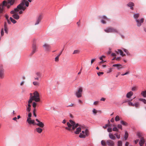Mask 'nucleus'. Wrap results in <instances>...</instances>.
<instances>
[{
  "instance_id": "nucleus-1",
  "label": "nucleus",
  "mask_w": 146,
  "mask_h": 146,
  "mask_svg": "<svg viewBox=\"0 0 146 146\" xmlns=\"http://www.w3.org/2000/svg\"><path fill=\"white\" fill-rule=\"evenodd\" d=\"M3 2V6L7 7V9H9L11 6L13 5L16 2V0H7Z\"/></svg>"
},
{
  "instance_id": "nucleus-2",
  "label": "nucleus",
  "mask_w": 146,
  "mask_h": 146,
  "mask_svg": "<svg viewBox=\"0 0 146 146\" xmlns=\"http://www.w3.org/2000/svg\"><path fill=\"white\" fill-rule=\"evenodd\" d=\"M43 17V15L42 14H40L38 15L36 18L35 22L34 25H36L39 24L41 22V20Z\"/></svg>"
},
{
  "instance_id": "nucleus-3",
  "label": "nucleus",
  "mask_w": 146,
  "mask_h": 146,
  "mask_svg": "<svg viewBox=\"0 0 146 146\" xmlns=\"http://www.w3.org/2000/svg\"><path fill=\"white\" fill-rule=\"evenodd\" d=\"M104 31L107 33H118V31L117 29L112 27H109L104 29Z\"/></svg>"
},
{
  "instance_id": "nucleus-4",
  "label": "nucleus",
  "mask_w": 146,
  "mask_h": 146,
  "mask_svg": "<svg viewBox=\"0 0 146 146\" xmlns=\"http://www.w3.org/2000/svg\"><path fill=\"white\" fill-rule=\"evenodd\" d=\"M32 96L34 98V100L36 102H39L40 101L39 95L37 91L35 92L34 93V96Z\"/></svg>"
},
{
  "instance_id": "nucleus-5",
  "label": "nucleus",
  "mask_w": 146,
  "mask_h": 146,
  "mask_svg": "<svg viewBox=\"0 0 146 146\" xmlns=\"http://www.w3.org/2000/svg\"><path fill=\"white\" fill-rule=\"evenodd\" d=\"M83 92L82 88L80 87L79 88L77 91L75 93V95L78 98H80L82 97Z\"/></svg>"
},
{
  "instance_id": "nucleus-6",
  "label": "nucleus",
  "mask_w": 146,
  "mask_h": 146,
  "mask_svg": "<svg viewBox=\"0 0 146 146\" xmlns=\"http://www.w3.org/2000/svg\"><path fill=\"white\" fill-rule=\"evenodd\" d=\"M36 42L34 41L32 44V51L30 54V55L32 56L33 54L36 51Z\"/></svg>"
},
{
  "instance_id": "nucleus-7",
  "label": "nucleus",
  "mask_w": 146,
  "mask_h": 146,
  "mask_svg": "<svg viewBox=\"0 0 146 146\" xmlns=\"http://www.w3.org/2000/svg\"><path fill=\"white\" fill-rule=\"evenodd\" d=\"M88 132L87 129H86L85 131H82L81 133L79 135L80 137L81 138H85L86 137V136L87 135Z\"/></svg>"
},
{
  "instance_id": "nucleus-8",
  "label": "nucleus",
  "mask_w": 146,
  "mask_h": 146,
  "mask_svg": "<svg viewBox=\"0 0 146 146\" xmlns=\"http://www.w3.org/2000/svg\"><path fill=\"white\" fill-rule=\"evenodd\" d=\"M70 123L72 125V129L74 130L76 128L78 125V124H76L75 122L72 120H69Z\"/></svg>"
},
{
  "instance_id": "nucleus-9",
  "label": "nucleus",
  "mask_w": 146,
  "mask_h": 146,
  "mask_svg": "<svg viewBox=\"0 0 146 146\" xmlns=\"http://www.w3.org/2000/svg\"><path fill=\"white\" fill-rule=\"evenodd\" d=\"M42 47L44 48L45 50L47 51H49L51 48L50 45L46 43L44 44Z\"/></svg>"
},
{
  "instance_id": "nucleus-10",
  "label": "nucleus",
  "mask_w": 146,
  "mask_h": 146,
  "mask_svg": "<svg viewBox=\"0 0 146 146\" xmlns=\"http://www.w3.org/2000/svg\"><path fill=\"white\" fill-rule=\"evenodd\" d=\"M144 20V19L143 18H141L140 20L136 19L135 21L136 22L137 26L139 27H140L141 25V23L143 22Z\"/></svg>"
},
{
  "instance_id": "nucleus-11",
  "label": "nucleus",
  "mask_w": 146,
  "mask_h": 146,
  "mask_svg": "<svg viewBox=\"0 0 146 146\" xmlns=\"http://www.w3.org/2000/svg\"><path fill=\"white\" fill-rule=\"evenodd\" d=\"M4 70L3 68V66H1L0 68V78H3L4 77Z\"/></svg>"
},
{
  "instance_id": "nucleus-12",
  "label": "nucleus",
  "mask_w": 146,
  "mask_h": 146,
  "mask_svg": "<svg viewBox=\"0 0 146 146\" xmlns=\"http://www.w3.org/2000/svg\"><path fill=\"white\" fill-rule=\"evenodd\" d=\"M29 4V3L28 1H26V0H23L22 2L20 4L23 7H24L25 5L26 7H28Z\"/></svg>"
},
{
  "instance_id": "nucleus-13",
  "label": "nucleus",
  "mask_w": 146,
  "mask_h": 146,
  "mask_svg": "<svg viewBox=\"0 0 146 146\" xmlns=\"http://www.w3.org/2000/svg\"><path fill=\"white\" fill-rule=\"evenodd\" d=\"M106 142L108 146H114L115 145L114 141L111 140H107Z\"/></svg>"
},
{
  "instance_id": "nucleus-14",
  "label": "nucleus",
  "mask_w": 146,
  "mask_h": 146,
  "mask_svg": "<svg viewBox=\"0 0 146 146\" xmlns=\"http://www.w3.org/2000/svg\"><path fill=\"white\" fill-rule=\"evenodd\" d=\"M127 5L128 7H130V9L131 10H133V7L134 6V4L132 2H129L127 4Z\"/></svg>"
},
{
  "instance_id": "nucleus-15",
  "label": "nucleus",
  "mask_w": 146,
  "mask_h": 146,
  "mask_svg": "<svg viewBox=\"0 0 146 146\" xmlns=\"http://www.w3.org/2000/svg\"><path fill=\"white\" fill-rule=\"evenodd\" d=\"M35 125H37L39 127L43 128L44 126V124L42 122L40 121L38 123H37L35 124Z\"/></svg>"
},
{
  "instance_id": "nucleus-16",
  "label": "nucleus",
  "mask_w": 146,
  "mask_h": 146,
  "mask_svg": "<svg viewBox=\"0 0 146 146\" xmlns=\"http://www.w3.org/2000/svg\"><path fill=\"white\" fill-rule=\"evenodd\" d=\"M27 121L29 124H33L34 125H35V120H31V119H27Z\"/></svg>"
},
{
  "instance_id": "nucleus-17",
  "label": "nucleus",
  "mask_w": 146,
  "mask_h": 146,
  "mask_svg": "<svg viewBox=\"0 0 146 146\" xmlns=\"http://www.w3.org/2000/svg\"><path fill=\"white\" fill-rule=\"evenodd\" d=\"M17 7L19 10H22L23 11L25 10L26 9L25 7H23L20 4L17 6Z\"/></svg>"
},
{
  "instance_id": "nucleus-18",
  "label": "nucleus",
  "mask_w": 146,
  "mask_h": 146,
  "mask_svg": "<svg viewBox=\"0 0 146 146\" xmlns=\"http://www.w3.org/2000/svg\"><path fill=\"white\" fill-rule=\"evenodd\" d=\"M116 52L118 54L119 53L122 56H124L125 55V54H123L122 50H121L118 49L117 51H116Z\"/></svg>"
},
{
  "instance_id": "nucleus-19",
  "label": "nucleus",
  "mask_w": 146,
  "mask_h": 146,
  "mask_svg": "<svg viewBox=\"0 0 146 146\" xmlns=\"http://www.w3.org/2000/svg\"><path fill=\"white\" fill-rule=\"evenodd\" d=\"M133 93L132 91L128 92L126 94V97L128 98H130L133 95Z\"/></svg>"
},
{
  "instance_id": "nucleus-20",
  "label": "nucleus",
  "mask_w": 146,
  "mask_h": 146,
  "mask_svg": "<svg viewBox=\"0 0 146 146\" xmlns=\"http://www.w3.org/2000/svg\"><path fill=\"white\" fill-rule=\"evenodd\" d=\"M41 128L42 127H38L36 129L35 131L38 133H40L42 131V129Z\"/></svg>"
},
{
  "instance_id": "nucleus-21",
  "label": "nucleus",
  "mask_w": 146,
  "mask_h": 146,
  "mask_svg": "<svg viewBox=\"0 0 146 146\" xmlns=\"http://www.w3.org/2000/svg\"><path fill=\"white\" fill-rule=\"evenodd\" d=\"M145 143V140L144 138L143 137H141V139L139 141V145H143Z\"/></svg>"
},
{
  "instance_id": "nucleus-22",
  "label": "nucleus",
  "mask_w": 146,
  "mask_h": 146,
  "mask_svg": "<svg viewBox=\"0 0 146 146\" xmlns=\"http://www.w3.org/2000/svg\"><path fill=\"white\" fill-rule=\"evenodd\" d=\"M12 16L14 19L17 20L19 18V16L17 14L13 15Z\"/></svg>"
},
{
  "instance_id": "nucleus-23",
  "label": "nucleus",
  "mask_w": 146,
  "mask_h": 146,
  "mask_svg": "<svg viewBox=\"0 0 146 146\" xmlns=\"http://www.w3.org/2000/svg\"><path fill=\"white\" fill-rule=\"evenodd\" d=\"M141 95L144 97L146 98V90L141 92Z\"/></svg>"
},
{
  "instance_id": "nucleus-24",
  "label": "nucleus",
  "mask_w": 146,
  "mask_h": 146,
  "mask_svg": "<svg viewBox=\"0 0 146 146\" xmlns=\"http://www.w3.org/2000/svg\"><path fill=\"white\" fill-rule=\"evenodd\" d=\"M81 129L80 127H79L77 128L76 131L75 132V133L78 134H79L81 131Z\"/></svg>"
},
{
  "instance_id": "nucleus-25",
  "label": "nucleus",
  "mask_w": 146,
  "mask_h": 146,
  "mask_svg": "<svg viewBox=\"0 0 146 146\" xmlns=\"http://www.w3.org/2000/svg\"><path fill=\"white\" fill-rule=\"evenodd\" d=\"M109 136L110 138L111 139L115 140V137L112 134L110 133Z\"/></svg>"
},
{
  "instance_id": "nucleus-26",
  "label": "nucleus",
  "mask_w": 146,
  "mask_h": 146,
  "mask_svg": "<svg viewBox=\"0 0 146 146\" xmlns=\"http://www.w3.org/2000/svg\"><path fill=\"white\" fill-rule=\"evenodd\" d=\"M140 15L139 13H136L134 14L133 15L134 18L135 19L136 21V19H138V18L139 17Z\"/></svg>"
},
{
  "instance_id": "nucleus-27",
  "label": "nucleus",
  "mask_w": 146,
  "mask_h": 146,
  "mask_svg": "<svg viewBox=\"0 0 146 146\" xmlns=\"http://www.w3.org/2000/svg\"><path fill=\"white\" fill-rule=\"evenodd\" d=\"M120 123L123 125L127 126L128 125V123L125 121H124L123 120H121L120 121Z\"/></svg>"
},
{
  "instance_id": "nucleus-28",
  "label": "nucleus",
  "mask_w": 146,
  "mask_h": 146,
  "mask_svg": "<svg viewBox=\"0 0 146 146\" xmlns=\"http://www.w3.org/2000/svg\"><path fill=\"white\" fill-rule=\"evenodd\" d=\"M128 134L127 133V131H125V135H124V138L125 140H127V138L128 137Z\"/></svg>"
},
{
  "instance_id": "nucleus-29",
  "label": "nucleus",
  "mask_w": 146,
  "mask_h": 146,
  "mask_svg": "<svg viewBox=\"0 0 146 146\" xmlns=\"http://www.w3.org/2000/svg\"><path fill=\"white\" fill-rule=\"evenodd\" d=\"M139 104L138 102L135 103L133 104V106H134L137 108L139 107Z\"/></svg>"
},
{
  "instance_id": "nucleus-30",
  "label": "nucleus",
  "mask_w": 146,
  "mask_h": 146,
  "mask_svg": "<svg viewBox=\"0 0 146 146\" xmlns=\"http://www.w3.org/2000/svg\"><path fill=\"white\" fill-rule=\"evenodd\" d=\"M10 19L11 21L13 24H15L17 22V21L15 19H13L12 17H10Z\"/></svg>"
},
{
  "instance_id": "nucleus-31",
  "label": "nucleus",
  "mask_w": 146,
  "mask_h": 146,
  "mask_svg": "<svg viewBox=\"0 0 146 146\" xmlns=\"http://www.w3.org/2000/svg\"><path fill=\"white\" fill-rule=\"evenodd\" d=\"M33 100H34V98L31 95L30 98L28 102V103L30 104L32 102Z\"/></svg>"
},
{
  "instance_id": "nucleus-32",
  "label": "nucleus",
  "mask_w": 146,
  "mask_h": 146,
  "mask_svg": "<svg viewBox=\"0 0 146 146\" xmlns=\"http://www.w3.org/2000/svg\"><path fill=\"white\" fill-rule=\"evenodd\" d=\"M100 17L106 20L109 21V19L108 18H107L106 16L105 15H103L102 17Z\"/></svg>"
},
{
  "instance_id": "nucleus-33",
  "label": "nucleus",
  "mask_w": 146,
  "mask_h": 146,
  "mask_svg": "<svg viewBox=\"0 0 146 146\" xmlns=\"http://www.w3.org/2000/svg\"><path fill=\"white\" fill-rule=\"evenodd\" d=\"M36 74L38 77L39 78L41 77L42 76L41 73L39 72H36Z\"/></svg>"
},
{
  "instance_id": "nucleus-34",
  "label": "nucleus",
  "mask_w": 146,
  "mask_h": 146,
  "mask_svg": "<svg viewBox=\"0 0 146 146\" xmlns=\"http://www.w3.org/2000/svg\"><path fill=\"white\" fill-rule=\"evenodd\" d=\"M122 143L121 141H119L117 142V146H122Z\"/></svg>"
},
{
  "instance_id": "nucleus-35",
  "label": "nucleus",
  "mask_w": 146,
  "mask_h": 146,
  "mask_svg": "<svg viewBox=\"0 0 146 146\" xmlns=\"http://www.w3.org/2000/svg\"><path fill=\"white\" fill-rule=\"evenodd\" d=\"M117 67V69L118 70H120V69L122 68H123L122 65L120 64H119Z\"/></svg>"
},
{
  "instance_id": "nucleus-36",
  "label": "nucleus",
  "mask_w": 146,
  "mask_h": 146,
  "mask_svg": "<svg viewBox=\"0 0 146 146\" xmlns=\"http://www.w3.org/2000/svg\"><path fill=\"white\" fill-rule=\"evenodd\" d=\"M122 49L123 51L126 53L127 55H129V53L127 50L125 48H123Z\"/></svg>"
},
{
  "instance_id": "nucleus-37",
  "label": "nucleus",
  "mask_w": 146,
  "mask_h": 146,
  "mask_svg": "<svg viewBox=\"0 0 146 146\" xmlns=\"http://www.w3.org/2000/svg\"><path fill=\"white\" fill-rule=\"evenodd\" d=\"M139 100L143 102L144 104H146V100L145 99L143 98H140L139 99Z\"/></svg>"
},
{
  "instance_id": "nucleus-38",
  "label": "nucleus",
  "mask_w": 146,
  "mask_h": 146,
  "mask_svg": "<svg viewBox=\"0 0 146 146\" xmlns=\"http://www.w3.org/2000/svg\"><path fill=\"white\" fill-rule=\"evenodd\" d=\"M114 135H115L116 138L118 139H119L120 137V135H118L117 133H115L114 134Z\"/></svg>"
},
{
  "instance_id": "nucleus-39",
  "label": "nucleus",
  "mask_w": 146,
  "mask_h": 146,
  "mask_svg": "<svg viewBox=\"0 0 146 146\" xmlns=\"http://www.w3.org/2000/svg\"><path fill=\"white\" fill-rule=\"evenodd\" d=\"M67 125L68 127L69 128L71 129L72 127V125L69 122H67Z\"/></svg>"
},
{
  "instance_id": "nucleus-40",
  "label": "nucleus",
  "mask_w": 146,
  "mask_h": 146,
  "mask_svg": "<svg viewBox=\"0 0 146 146\" xmlns=\"http://www.w3.org/2000/svg\"><path fill=\"white\" fill-rule=\"evenodd\" d=\"M119 117L118 115H117L115 118V120L116 121H117L119 120Z\"/></svg>"
},
{
  "instance_id": "nucleus-41",
  "label": "nucleus",
  "mask_w": 146,
  "mask_h": 146,
  "mask_svg": "<svg viewBox=\"0 0 146 146\" xmlns=\"http://www.w3.org/2000/svg\"><path fill=\"white\" fill-rule=\"evenodd\" d=\"M79 52V51L78 50H74L73 52V54H77Z\"/></svg>"
},
{
  "instance_id": "nucleus-42",
  "label": "nucleus",
  "mask_w": 146,
  "mask_h": 146,
  "mask_svg": "<svg viewBox=\"0 0 146 146\" xmlns=\"http://www.w3.org/2000/svg\"><path fill=\"white\" fill-rule=\"evenodd\" d=\"M32 116L31 113L30 112H29L28 114V117L27 118V119H31V117Z\"/></svg>"
},
{
  "instance_id": "nucleus-43",
  "label": "nucleus",
  "mask_w": 146,
  "mask_h": 146,
  "mask_svg": "<svg viewBox=\"0 0 146 146\" xmlns=\"http://www.w3.org/2000/svg\"><path fill=\"white\" fill-rule=\"evenodd\" d=\"M33 84L35 86H38L39 85V83L36 82H33Z\"/></svg>"
},
{
  "instance_id": "nucleus-44",
  "label": "nucleus",
  "mask_w": 146,
  "mask_h": 146,
  "mask_svg": "<svg viewBox=\"0 0 146 146\" xmlns=\"http://www.w3.org/2000/svg\"><path fill=\"white\" fill-rule=\"evenodd\" d=\"M101 143L103 146H105L106 145V143L104 140H102L101 141Z\"/></svg>"
},
{
  "instance_id": "nucleus-45",
  "label": "nucleus",
  "mask_w": 146,
  "mask_h": 146,
  "mask_svg": "<svg viewBox=\"0 0 146 146\" xmlns=\"http://www.w3.org/2000/svg\"><path fill=\"white\" fill-rule=\"evenodd\" d=\"M59 56L58 55L55 58V60L56 62H58L59 61Z\"/></svg>"
},
{
  "instance_id": "nucleus-46",
  "label": "nucleus",
  "mask_w": 146,
  "mask_h": 146,
  "mask_svg": "<svg viewBox=\"0 0 146 146\" xmlns=\"http://www.w3.org/2000/svg\"><path fill=\"white\" fill-rule=\"evenodd\" d=\"M110 126V125L109 124V123H108V124H106L105 126H103V127L104 129H106L107 127H109Z\"/></svg>"
},
{
  "instance_id": "nucleus-47",
  "label": "nucleus",
  "mask_w": 146,
  "mask_h": 146,
  "mask_svg": "<svg viewBox=\"0 0 146 146\" xmlns=\"http://www.w3.org/2000/svg\"><path fill=\"white\" fill-rule=\"evenodd\" d=\"M112 130L113 131H118V129L116 127H113L112 129Z\"/></svg>"
},
{
  "instance_id": "nucleus-48",
  "label": "nucleus",
  "mask_w": 146,
  "mask_h": 146,
  "mask_svg": "<svg viewBox=\"0 0 146 146\" xmlns=\"http://www.w3.org/2000/svg\"><path fill=\"white\" fill-rule=\"evenodd\" d=\"M137 135L139 138L141 137L142 136V134L140 132H138Z\"/></svg>"
},
{
  "instance_id": "nucleus-49",
  "label": "nucleus",
  "mask_w": 146,
  "mask_h": 146,
  "mask_svg": "<svg viewBox=\"0 0 146 146\" xmlns=\"http://www.w3.org/2000/svg\"><path fill=\"white\" fill-rule=\"evenodd\" d=\"M117 127L118 128L121 129V130L122 129V125L120 124H118L117 125Z\"/></svg>"
},
{
  "instance_id": "nucleus-50",
  "label": "nucleus",
  "mask_w": 146,
  "mask_h": 146,
  "mask_svg": "<svg viewBox=\"0 0 146 146\" xmlns=\"http://www.w3.org/2000/svg\"><path fill=\"white\" fill-rule=\"evenodd\" d=\"M128 104L129 106H133V104L130 102H128Z\"/></svg>"
},
{
  "instance_id": "nucleus-51",
  "label": "nucleus",
  "mask_w": 146,
  "mask_h": 146,
  "mask_svg": "<svg viewBox=\"0 0 146 146\" xmlns=\"http://www.w3.org/2000/svg\"><path fill=\"white\" fill-rule=\"evenodd\" d=\"M36 106V103L35 102H33V106L34 108H35Z\"/></svg>"
},
{
  "instance_id": "nucleus-52",
  "label": "nucleus",
  "mask_w": 146,
  "mask_h": 146,
  "mask_svg": "<svg viewBox=\"0 0 146 146\" xmlns=\"http://www.w3.org/2000/svg\"><path fill=\"white\" fill-rule=\"evenodd\" d=\"M31 110V108L27 107V111L29 112H30Z\"/></svg>"
},
{
  "instance_id": "nucleus-53",
  "label": "nucleus",
  "mask_w": 146,
  "mask_h": 146,
  "mask_svg": "<svg viewBox=\"0 0 146 146\" xmlns=\"http://www.w3.org/2000/svg\"><path fill=\"white\" fill-rule=\"evenodd\" d=\"M106 56H105L102 55L99 58L100 60H102L103 58H105Z\"/></svg>"
},
{
  "instance_id": "nucleus-54",
  "label": "nucleus",
  "mask_w": 146,
  "mask_h": 146,
  "mask_svg": "<svg viewBox=\"0 0 146 146\" xmlns=\"http://www.w3.org/2000/svg\"><path fill=\"white\" fill-rule=\"evenodd\" d=\"M4 33L3 29H1V36H3L4 35Z\"/></svg>"
},
{
  "instance_id": "nucleus-55",
  "label": "nucleus",
  "mask_w": 146,
  "mask_h": 146,
  "mask_svg": "<svg viewBox=\"0 0 146 146\" xmlns=\"http://www.w3.org/2000/svg\"><path fill=\"white\" fill-rule=\"evenodd\" d=\"M104 74L103 72H100L97 73V74L98 76H100L101 74Z\"/></svg>"
},
{
  "instance_id": "nucleus-56",
  "label": "nucleus",
  "mask_w": 146,
  "mask_h": 146,
  "mask_svg": "<svg viewBox=\"0 0 146 146\" xmlns=\"http://www.w3.org/2000/svg\"><path fill=\"white\" fill-rule=\"evenodd\" d=\"M108 131L110 132H111L112 131V129L111 128H109L108 129Z\"/></svg>"
},
{
  "instance_id": "nucleus-57",
  "label": "nucleus",
  "mask_w": 146,
  "mask_h": 146,
  "mask_svg": "<svg viewBox=\"0 0 146 146\" xmlns=\"http://www.w3.org/2000/svg\"><path fill=\"white\" fill-rule=\"evenodd\" d=\"M92 112L94 113V114H96L97 113V111L95 109H94L92 110Z\"/></svg>"
},
{
  "instance_id": "nucleus-58",
  "label": "nucleus",
  "mask_w": 146,
  "mask_h": 146,
  "mask_svg": "<svg viewBox=\"0 0 146 146\" xmlns=\"http://www.w3.org/2000/svg\"><path fill=\"white\" fill-rule=\"evenodd\" d=\"M19 9H18V8H17H17H15L14 9V11H15V12H18L19 11Z\"/></svg>"
},
{
  "instance_id": "nucleus-59",
  "label": "nucleus",
  "mask_w": 146,
  "mask_h": 146,
  "mask_svg": "<svg viewBox=\"0 0 146 146\" xmlns=\"http://www.w3.org/2000/svg\"><path fill=\"white\" fill-rule=\"evenodd\" d=\"M10 13L11 14H13V15L14 14H16L15 13V11H14V10H12V11H11L10 12Z\"/></svg>"
},
{
  "instance_id": "nucleus-60",
  "label": "nucleus",
  "mask_w": 146,
  "mask_h": 146,
  "mask_svg": "<svg viewBox=\"0 0 146 146\" xmlns=\"http://www.w3.org/2000/svg\"><path fill=\"white\" fill-rule=\"evenodd\" d=\"M5 18L7 20H8L9 19V16L8 15H7V14H6L5 15Z\"/></svg>"
},
{
  "instance_id": "nucleus-61",
  "label": "nucleus",
  "mask_w": 146,
  "mask_h": 146,
  "mask_svg": "<svg viewBox=\"0 0 146 146\" xmlns=\"http://www.w3.org/2000/svg\"><path fill=\"white\" fill-rule=\"evenodd\" d=\"M101 22L103 24H105L106 23V22L104 20L102 19L101 20Z\"/></svg>"
},
{
  "instance_id": "nucleus-62",
  "label": "nucleus",
  "mask_w": 146,
  "mask_h": 146,
  "mask_svg": "<svg viewBox=\"0 0 146 146\" xmlns=\"http://www.w3.org/2000/svg\"><path fill=\"white\" fill-rule=\"evenodd\" d=\"M4 29L7 28V24L6 22L5 23L4 25Z\"/></svg>"
},
{
  "instance_id": "nucleus-63",
  "label": "nucleus",
  "mask_w": 146,
  "mask_h": 146,
  "mask_svg": "<svg viewBox=\"0 0 146 146\" xmlns=\"http://www.w3.org/2000/svg\"><path fill=\"white\" fill-rule=\"evenodd\" d=\"M8 28L4 29V31H5V32L7 34L8 33Z\"/></svg>"
},
{
  "instance_id": "nucleus-64",
  "label": "nucleus",
  "mask_w": 146,
  "mask_h": 146,
  "mask_svg": "<svg viewBox=\"0 0 146 146\" xmlns=\"http://www.w3.org/2000/svg\"><path fill=\"white\" fill-rule=\"evenodd\" d=\"M96 59L94 58V59H92L91 60V64H92L93 63V62L95 61Z\"/></svg>"
}]
</instances>
